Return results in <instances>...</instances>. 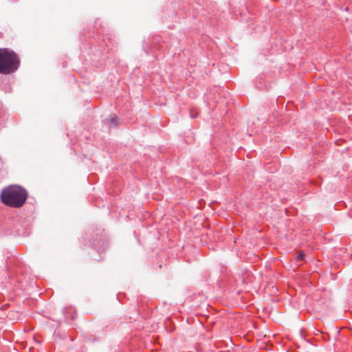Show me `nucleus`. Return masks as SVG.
<instances>
[{
  "label": "nucleus",
  "instance_id": "obj_1",
  "mask_svg": "<svg viewBox=\"0 0 352 352\" xmlns=\"http://www.w3.org/2000/svg\"><path fill=\"white\" fill-rule=\"evenodd\" d=\"M28 197L27 191L19 186H10L3 189L1 193V201L12 208H20Z\"/></svg>",
  "mask_w": 352,
  "mask_h": 352
},
{
  "label": "nucleus",
  "instance_id": "obj_2",
  "mask_svg": "<svg viewBox=\"0 0 352 352\" xmlns=\"http://www.w3.org/2000/svg\"><path fill=\"white\" fill-rule=\"evenodd\" d=\"M20 60L12 51L0 49V74H9L14 72L19 67Z\"/></svg>",
  "mask_w": 352,
  "mask_h": 352
},
{
  "label": "nucleus",
  "instance_id": "obj_3",
  "mask_svg": "<svg viewBox=\"0 0 352 352\" xmlns=\"http://www.w3.org/2000/svg\"><path fill=\"white\" fill-rule=\"evenodd\" d=\"M109 123L111 126L113 125L116 126L117 125V117L116 116H111V118L109 119Z\"/></svg>",
  "mask_w": 352,
  "mask_h": 352
},
{
  "label": "nucleus",
  "instance_id": "obj_4",
  "mask_svg": "<svg viewBox=\"0 0 352 352\" xmlns=\"http://www.w3.org/2000/svg\"><path fill=\"white\" fill-rule=\"evenodd\" d=\"M305 258V254L302 252H300L297 256L298 260H302Z\"/></svg>",
  "mask_w": 352,
  "mask_h": 352
}]
</instances>
